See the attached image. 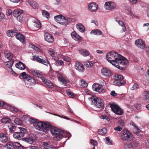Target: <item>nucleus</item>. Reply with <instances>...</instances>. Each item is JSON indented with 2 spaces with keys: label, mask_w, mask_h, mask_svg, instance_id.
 I'll return each mask as SVG.
<instances>
[{
  "label": "nucleus",
  "mask_w": 149,
  "mask_h": 149,
  "mask_svg": "<svg viewBox=\"0 0 149 149\" xmlns=\"http://www.w3.org/2000/svg\"><path fill=\"white\" fill-rule=\"evenodd\" d=\"M15 66L17 68L20 70H24L26 68V66L25 65L21 62H19L17 63Z\"/></svg>",
  "instance_id": "nucleus-25"
},
{
  "label": "nucleus",
  "mask_w": 149,
  "mask_h": 149,
  "mask_svg": "<svg viewBox=\"0 0 149 149\" xmlns=\"http://www.w3.org/2000/svg\"><path fill=\"white\" fill-rule=\"evenodd\" d=\"M33 22L34 23V26L38 28L41 27V24L38 20L36 18H33L32 20Z\"/></svg>",
  "instance_id": "nucleus-35"
},
{
  "label": "nucleus",
  "mask_w": 149,
  "mask_h": 149,
  "mask_svg": "<svg viewBox=\"0 0 149 149\" xmlns=\"http://www.w3.org/2000/svg\"><path fill=\"white\" fill-rule=\"evenodd\" d=\"M75 69L80 72H83L84 70V68L83 65L79 62H76L75 64Z\"/></svg>",
  "instance_id": "nucleus-16"
},
{
  "label": "nucleus",
  "mask_w": 149,
  "mask_h": 149,
  "mask_svg": "<svg viewBox=\"0 0 149 149\" xmlns=\"http://www.w3.org/2000/svg\"><path fill=\"white\" fill-rule=\"evenodd\" d=\"M90 33L91 34H94L97 36H100L102 34V31L98 29L92 30Z\"/></svg>",
  "instance_id": "nucleus-34"
},
{
  "label": "nucleus",
  "mask_w": 149,
  "mask_h": 149,
  "mask_svg": "<svg viewBox=\"0 0 149 149\" xmlns=\"http://www.w3.org/2000/svg\"><path fill=\"white\" fill-rule=\"evenodd\" d=\"M72 38L75 40L79 41L80 39V37L75 31L71 33Z\"/></svg>",
  "instance_id": "nucleus-29"
},
{
  "label": "nucleus",
  "mask_w": 149,
  "mask_h": 149,
  "mask_svg": "<svg viewBox=\"0 0 149 149\" xmlns=\"http://www.w3.org/2000/svg\"><path fill=\"white\" fill-rule=\"evenodd\" d=\"M106 57L113 65L122 70H125L128 63V61L126 58L115 51L108 53Z\"/></svg>",
  "instance_id": "nucleus-1"
},
{
  "label": "nucleus",
  "mask_w": 149,
  "mask_h": 149,
  "mask_svg": "<svg viewBox=\"0 0 149 149\" xmlns=\"http://www.w3.org/2000/svg\"><path fill=\"white\" fill-rule=\"evenodd\" d=\"M14 147H15L17 149H24V147L19 143L14 142Z\"/></svg>",
  "instance_id": "nucleus-45"
},
{
  "label": "nucleus",
  "mask_w": 149,
  "mask_h": 149,
  "mask_svg": "<svg viewBox=\"0 0 149 149\" xmlns=\"http://www.w3.org/2000/svg\"><path fill=\"white\" fill-rule=\"evenodd\" d=\"M33 60L39 63L44 64L47 66L49 65L50 69H52L50 63L48 61H45V60L41 58L38 56H33Z\"/></svg>",
  "instance_id": "nucleus-11"
},
{
  "label": "nucleus",
  "mask_w": 149,
  "mask_h": 149,
  "mask_svg": "<svg viewBox=\"0 0 149 149\" xmlns=\"http://www.w3.org/2000/svg\"><path fill=\"white\" fill-rule=\"evenodd\" d=\"M106 143L109 145H111L113 144V143L112 141L110 140L109 137H106Z\"/></svg>",
  "instance_id": "nucleus-48"
},
{
  "label": "nucleus",
  "mask_w": 149,
  "mask_h": 149,
  "mask_svg": "<svg viewBox=\"0 0 149 149\" xmlns=\"http://www.w3.org/2000/svg\"><path fill=\"white\" fill-rule=\"evenodd\" d=\"M54 19L58 23L63 26L68 25L73 20L71 18L65 17L62 15H60L54 17Z\"/></svg>",
  "instance_id": "nucleus-4"
},
{
  "label": "nucleus",
  "mask_w": 149,
  "mask_h": 149,
  "mask_svg": "<svg viewBox=\"0 0 149 149\" xmlns=\"http://www.w3.org/2000/svg\"><path fill=\"white\" fill-rule=\"evenodd\" d=\"M135 44L138 47L141 49H143L145 47V43L141 39L136 40L135 42Z\"/></svg>",
  "instance_id": "nucleus-15"
},
{
  "label": "nucleus",
  "mask_w": 149,
  "mask_h": 149,
  "mask_svg": "<svg viewBox=\"0 0 149 149\" xmlns=\"http://www.w3.org/2000/svg\"><path fill=\"white\" fill-rule=\"evenodd\" d=\"M29 121L31 124H33V126L36 129L40 131L46 132L51 127L50 124L42 122H38L37 120L33 118H31Z\"/></svg>",
  "instance_id": "nucleus-2"
},
{
  "label": "nucleus",
  "mask_w": 149,
  "mask_h": 149,
  "mask_svg": "<svg viewBox=\"0 0 149 149\" xmlns=\"http://www.w3.org/2000/svg\"><path fill=\"white\" fill-rule=\"evenodd\" d=\"M92 88L94 91L99 93H101L103 90L102 86L98 84H94L93 85Z\"/></svg>",
  "instance_id": "nucleus-14"
},
{
  "label": "nucleus",
  "mask_w": 149,
  "mask_h": 149,
  "mask_svg": "<svg viewBox=\"0 0 149 149\" xmlns=\"http://www.w3.org/2000/svg\"><path fill=\"white\" fill-rule=\"evenodd\" d=\"M115 20L122 27V30L121 31V32L122 33L125 32L126 30V28L123 22L117 18H115Z\"/></svg>",
  "instance_id": "nucleus-19"
},
{
  "label": "nucleus",
  "mask_w": 149,
  "mask_h": 149,
  "mask_svg": "<svg viewBox=\"0 0 149 149\" xmlns=\"http://www.w3.org/2000/svg\"><path fill=\"white\" fill-rule=\"evenodd\" d=\"M139 88V86L137 84H135L132 87L131 89L132 90H136Z\"/></svg>",
  "instance_id": "nucleus-56"
},
{
  "label": "nucleus",
  "mask_w": 149,
  "mask_h": 149,
  "mask_svg": "<svg viewBox=\"0 0 149 149\" xmlns=\"http://www.w3.org/2000/svg\"><path fill=\"white\" fill-rule=\"evenodd\" d=\"M131 125L133 126L134 127L133 130V131L134 133L139 136H141V134H139L140 130L133 123H131Z\"/></svg>",
  "instance_id": "nucleus-33"
},
{
  "label": "nucleus",
  "mask_w": 149,
  "mask_h": 149,
  "mask_svg": "<svg viewBox=\"0 0 149 149\" xmlns=\"http://www.w3.org/2000/svg\"><path fill=\"white\" fill-rule=\"evenodd\" d=\"M88 9L89 11L92 12H96L98 8V5L96 3L91 2L88 4Z\"/></svg>",
  "instance_id": "nucleus-13"
},
{
  "label": "nucleus",
  "mask_w": 149,
  "mask_h": 149,
  "mask_svg": "<svg viewBox=\"0 0 149 149\" xmlns=\"http://www.w3.org/2000/svg\"><path fill=\"white\" fill-rule=\"evenodd\" d=\"M24 136V134L22 132H15L13 135L14 138L17 139H21Z\"/></svg>",
  "instance_id": "nucleus-20"
},
{
  "label": "nucleus",
  "mask_w": 149,
  "mask_h": 149,
  "mask_svg": "<svg viewBox=\"0 0 149 149\" xmlns=\"http://www.w3.org/2000/svg\"><path fill=\"white\" fill-rule=\"evenodd\" d=\"M8 127L9 129L10 132L13 133L16 127L15 126L12 124L10 125H8Z\"/></svg>",
  "instance_id": "nucleus-50"
},
{
  "label": "nucleus",
  "mask_w": 149,
  "mask_h": 149,
  "mask_svg": "<svg viewBox=\"0 0 149 149\" xmlns=\"http://www.w3.org/2000/svg\"><path fill=\"white\" fill-rule=\"evenodd\" d=\"M8 140V136L2 132L0 133V141L2 143L7 142Z\"/></svg>",
  "instance_id": "nucleus-24"
},
{
  "label": "nucleus",
  "mask_w": 149,
  "mask_h": 149,
  "mask_svg": "<svg viewBox=\"0 0 149 149\" xmlns=\"http://www.w3.org/2000/svg\"><path fill=\"white\" fill-rule=\"evenodd\" d=\"M30 5L34 9H37L38 8V5L37 3L34 1L30 0L29 1Z\"/></svg>",
  "instance_id": "nucleus-27"
},
{
  "label": "nucleus",
  "mask_w": 149,
  "mask_h": 149,
  "mask_svg": "<svg viewBox=\"0 0 149 149\" xmlns=\"http://www.w3.org/2000/svg\"><path fill=\"white\" fill-rule=\"evenodd\" d=\"M57 56L58 58L62 57V58L64 60L67 61L68 62L70 63L71 61L70 59L69 58L65 56H63L62 57V55L61 54H58V55H57Z\"/></svg>",
  "instance_id": "nucleus-38"
},
{
  "label": "nucleus",
  "mask_w": 149,
  "mask_h": 149,
  "mask_svg": "<svg viewBox=\"0 0 149 149\" xmlns=\"http://www.w3.org/2000/svg\"><path fill=\"white\" fill-rule=\"evenodd\" d=\"M5 105L7 106V109L12 111L15 112H17L19 111V110L18 109L13 106H11L9 104H6V105Z\"/></svg>",
  "instance_id": "nucleus-30"
},
{
  "label": "nucleus",
  "mask_w": 149,
  "mask_h": 149,
  "mask_svg": "<svg viewBox=\"0 0 149 149\" xmlns=\"http://www.w3.org/2000/svg\"><path fill=\"white\" fill-rule=\"evenodd\" d=\"M42 16L47 18H49V13L47 11L43 10L42 11Z\"/></svg>",
  "instance_id": "nucleus-46"
},
{
  "label": "nucleus",
  "mask_w": 149,
  "mask_h": 149,
  "mask_svg": "<svg viewBox=\"0 0 149 149\" xmlns=\"http://www.w3.org/2000/svg\"><path fill=\"white\" fill-rule=\"evenodd\" d=\"M107 130L105 128H103L101 129H100L98 131V134L102 135H104L107 133Z\"/></svg>",
  "instance_id": "nucleus-37"
},
{
  "label": "nucleus",
  "mask_w": 149,
  "mask_h": 149,
  "mask_svg": "<svg viewBox=\"0 0 149 149\" xmlns=\"http://www.w3.org/2000/svg\"><path fill=\"white\" fill-rule=\"evenodd\" d=\"M125 121L124 120H119L118 122V124L119 125L123 126L125 124Z\"/></svg>",
  "instance_id": "nucleus-53"
},
{
  "label": "nucleus",
  "mask_w": 149,
  "mask_h": 149,
  "mask_svg": "<svg viewBox=\"0 0 149 149\" xmlns=\"http://www.w3.org/2000/svg\"><path fill=\"white\" fill-rule=\"evenodd\" d=\"M58 80L62 83V84L65 86H66V80L64 79L62 76H60L58 77Z\"/></svg>",
  "instance_id": "nucleus-39"
},
{
  "label": "nucleus",
  "mask_w": 149,
  "mask_h": 149,
  "mask_svg": "<svg viewBox=\"0 0 149 149\" xmlns=\"http://www.w3.org/2000/svg\"><path fill=\"white\" fill-rule=\"evenodd\" d=\"M92 101V104L95 107H96L99 108H102L104 105L103 100L101 98L92 97H91Z\"/></svg>",
  "instance_id": "nucleus-8"
},
{
  "label": "nucleus",
  "mask_w": 149,
  "mask_h": 149,
  "mask_svg": "<svg viewBox=\"0 0 149 149\" xmlns=\"http://www.w3.org/2000/svg\"><path fill=\"white\" fill-rule=\"evenodd\" d=\"M79 53L83 56H87L90 54V52L87 50L82 49L78 50Z\"/></svg>",
  "instance_id": "nucleus-21"
},
{
  "label": "nucleus",
  "mask_w": 149,
  "mask_h": 149,
  "mask_svg": "<svg viewBox=\"0 0 149 149\" xmlns=\"http://www.w3.org/2000/svg\"><path fill=\"white\" fill-rule=\"evenodd\" d=\"M101 73L105 77H110L112 75V71L106 67H104L102 69Z\"/></svg>",
  "instance_id": "nucleus-12"
},
{
  "label": "nucleus",
  "mask_w": 149,
  "mask_h": 149,
  "mask_svg": "<svg viewBox=\"0 0 149 149\" xmlns=\"http://www.w3.org/2000/svg\"><path fill=\"white\" fill-rule=\"evenodd\" d=\"M110 107L112 111L118 115H121L124 113V111L120 107L114 104H110Z\"/></svg>",
  "instance_id": "nucleus-9"
},
{
  "label": "nucleus",
  "mask_w": 149,
  "mask_h": 149,
  "mask_svg": "<svg viewBox=\"0 0 149 149\" xmlns=\"http://www.w3.org/2000/svg\"><path fill=\"white\" fill-rule=\"evenodd\" d=\"M146 79L149 81V70H147V74L146 75Z\"/></svg>",
  "instance_id": "nucleus-64"
},
{
  "label": "nucleus",
  "mask_w": 149,
  "mask_h": 149,
  "mask_svg": "<svg viewBox=\"0 0 149 149\" xmlns=\"http://www.w3.org/2000/svg\"><path fill=\"white\" fill-rule=\"evenodd\" d=\"M42 81L46 84V86L49 88H53L55 87V86L51 81L45 79V78H41Z\"/></svg>",
  "instance_id": "nucleus-17"
},
{
  "label": "nucleus",
  "mask_w": 149,
  "mask_h": 149,
  "mask_svg": "<svg viewBox=\"0 0 149 149\" xmlns=\"http://www.w3.org/2000/svg\"><path fill=\"white\" fill-rule=\"evenodd\" d=\"M132 147H136L138 146L139 142L138 141H133L131 143Z\"/></svg>",
  "instance_id": "nucleus-55"
},
{
  "label": "nucleus",
  "mask_w": 149,
  "mask_h": 149,
  "mask_svg": "<svg viewBox=\"0 0 149 149\" xmlns=\"http://www.w3.org/2000/svg\"><path fill=\"white\" fill-rule=\"evenodd\" d=\"M85 66L87 68H91L93 67V64L92 61H88L85 63Z\"/></svg>",
  "instance_id": "nucleus-43"
},
{
  "label": "nucleus",
  "mask_w": 149,
  "mask_h": 149,
  "mask_svg": "<svg viewBox=\"0 0 149 149\" xmlns=\"http://www.w3.org/2000/svg\"><path fill=\"white\" fill-rule=\"evenodd\" d=\"M55 60L56 61V62L54 63V64L57 66L62 65L64 63L63 61L59 59H57L56 58V60Z\"/></svg>",
  "instance_id": "nucleus-42"
},
{
  "label": "nucleus",
  "mask_w": 149,
  "mask_h": 149,
  "mask_svg": "<svg viewBox=\"0 0 149 149\" xmlns=\"http://www.w3.org/2000/svg\"><path fill=\"white\" fill-rule=\"evenodd\" d=\"M120 137L121 139L125 141H130L133 139V135L126 130L122 132Z\"/></svg>",
  "instance_id": "nucleus-7"
},
{
  "label": "nucleus",
  "mask_w": 149,
  "mask_h": 149,
  "mask_svg": "<svg viewBox=\"0 0 149 149\" xmlns=\"http://www.w3.org/2000/svg\"><path fill=\"white\" fill-rule=\"evenodd\" d=\"M15 123L18 125H21L22 124V121L19 118H16L15 120Z\"/></svg>",
  "instance_id": "nucleus-51"
},
{
  "label": "nucleus",
  "mask_w": 149,
  "mask_h": 149,
  "mask_svg": "<svg viewBox=\"0 0 149 149\" xmlns=\"http://www.w3.org/2000/svg\"><path fill=\"white\" fill-rule=\"evenodd\" d=\"M60 3V0H55L54 4V5L57 6L59 5Z\"/></svg>",
  "instance_id": "nucleus-62"
},
{
  "label": "nucleus",
  "mask_w": 149,
  "mask_h": 149,
  "mask_svg": "<svg viewBox=\"0 0 149 149\" xmlns=\"http://www.w3.org/2000/svg\"><path fill=\"white\" fill-rule=\"evenodd\" d=\"M105 9L107 10L112 11L117 8L116 3L112 1H109L106 2L104 5Z\"/></svg>",
  "instance_id": "nucleus-10"
},
{
  "label": "nucleus",
  "mask_w": 149,
  "mask_h": 149,
  "mask_svg": "<svg viewBox=\"0 0 149 149\" xmlns=\"http://www.w3.org/2000/svg\"><path fill=\"white\" fill-rule=\"evenodd\" d=\"M22 13V11L21 10H15L13 13V14L14 17H16L20 15Z\"/></svg>",
  "instance_id": "nucleus-36"
},
{
  "label": "nucleus",
  "mask_w": 149,
  "mask_h": 149,
  "mask_svg": "<svg viewBox=\"0 0 149 149\" xmlns=\"http://www.w3.org/2000/svg\"><path fill=\"white\" fill-rule=\"evenodd\" d=\"M5 148L7 149H14V142H8L5 146Z\"/></svg>",
  "instance_id": "nucleus-28"
},
{
  "label": "nucleus",
  "mask_w": 149,
  "mask_h": 149,
  "mask_svg": "<svg viewBox=\"0 0 149 149\" xmlns=\"http://www.w3.org/2000/svg\"><path fill=\"white\" fill-rule=\"evenodd\" d=\"M135 107L137 109L140 110L142 108V105L140 104H136L135 105Z\"/></svg>",
  "instance_id": "nucleus-57"
},
{
  "label": "nucleus",
  "mask_w": 149,
  "mask_h": 149,
  "mask_svg": "<svg viewBox=\"0 0 149 149\" xmlns=\"http://www.w3.org/2000/svg\"><path fill=\"white\" fill-rule=\"evenodd\" d=\"M100 118L103 119H105L107 121H109V119L105 115H102L100 116Z\"/></svg>",
  "instance_id": "nucleus-58"
},
{
  "label": "nucleus",
  "mask_w": 149,
  "mask_h": 149,
  "mask_svg": "<svg viewBox=\"0 0 149 149\" xmlns=\"http://www.w3.org/2000/svg\"><path fill=\"white\" fill-rule=\"evenodd\" d=\"M81 85L83 87H86L88 86V83L84 79L81 80Z\"/></svg>",
  "instance_id": "nucleus-49"
},
{
  "label": "nucleus",
  "mask_w": 149,
  "mask_h": 149,
  "mask_svg": "<svg viewBox=\"0 0 149 149\" xmlns=\"http://www.w3.org/2000/svg\"><path fill=\"white\" fill-rule=\"evenodd\" d=\"M4 55L7 59L11 60L13 58V54L9 51L5 50L4 52Z\"/></svg>",
  "instance_id": "nucleus-22"
},
{
  "label": "nucleus",
  "mask_w": 149,
  "mask_h": 149,
  "mask_svg": "<svg viewBox=\"0 0 149 149\" xmlns=\"http://www.w3.org/2000/svg\"><path fill=\"white\" fill-rule=\"evenodd\" d=\"M76 27L78 30L81 32L83 33L85 31V29L84 26L80 23L77 24Z\"/></svg>",
  "instance_id": "nucleus-26"
},
{
  "label": "nucleus",
  "mask_w": 149,
  "mask_h": 149,
  "mask_svg": "<svg viewBox=\"0 0 149 149\" xmlns=\"http://www.w3.org/2000/svg\"><path fill=\"white\" fill-rule=\"evenodd\" d=\"M16 37L21 42H23L24 41V37L23 36L19 33L16 34Z\"/></svg>",
  "instance_id": "nucleus-32"
},
{
  "label": "nucleus",
  "mask_w": 149,
  "mask_h": 149,
  "mask_svg": "<svg viewBox=\"0 0 149 149\" xmlns=\"http://www.w3.org/2000/svg\"><path fill=\"white\" fill-rule=\"evenodd\" d=\"M31 72L33 75L35 76L40 75L41 73L37 70H35L33 69L31 70H30Z\"/></svg>",
  "instance_id": "nucleus-40"
},
{
  "label": "nucleus",
  "mask_w": 149,
  "mask_h": 149,
  "mask_svg": "<svg viewBox=\"0 0 149 149\" xmlns=\"http://www.w3.org/2000/svg\"><path fill=\"white\" fill-rule=\"evenodd\" d=\"M142 98L144 101L149 100V91H145L142 95Z\"/></svg>",
  "instance_id": "nucleus-23"
},
{
  "label": "nucleus",
  "mask_w": 149,
  "mask_h": 149,
  "mask_svg": "<svg viewBox=\"0 0 149 149\" xmlns=\"http://www.w3.org/2000/svg\"><path fill=\"white\" fill-rule=\"evenodd\" d=\"M17 31V30H9L7 32V34L9 37H13Z\"/></svg>",
  "instance_id": "nucleus-31"
},
{
  "label": "nucleus",
  "mask_w": 149,
  "mask_h": 149,
  "mask_svg": "<svg viewBox=\"0 0 149 149\" xmlns=\"http://www.w3.org/2000/svg\"><path fill=\"white\" fill-rule=\"evenodd\" d=\"M2 123L4 124L10 123H11V120L8 118H4L1 120Z\"/></svg>",
  "instance_id": "nucleus-44"
},
{
  "label": "nucleus",
  "mask_w": 149,
  "mask_h": 149,
  "mask_svg": "<svg viewBox=\"0 0 149 149\" xmlns=\"http://www.w3.org/2000/svg\"><path fill=\"white\" fill-rule=\"evenodd\" d=\"M45 40L49 43H52L53 42V36L48 33H45Z\"/></svg>",
  "instance_id": "nucleus-18"
},
{
  "label": "nucleus",
  "mask_w": 149,
  "mask_h": 149,
  "mask_svg": "<svg viewBox=\"0 0 149 149\" xmlns=\"http://www.w3.org/2000/svg\"><path fill=\"white\" fill-rule=\"evenodd\" d=\"M20 78L24 79L26 86L28 87L32 88V86L36 84V80L30 75L27 74L26 72L22 73L20 74Z\"/></svg>",
  "instance_id": "nucleus-3"
},
{
  "label": "nucleus",
  "mask_w": 149,
  "mask_h": 149,
  "mask_svg": "<svg viewBox=\"0 0 149 149\" xmlns=\"http://www.w3.org/2000/svg\"><path fill=\"white\" fill-rule=\"evenodd\" d=\"M24 140L26 142L29 143H32L33 142L35 141V139L33 138H24Z\"/></svg>",
  "instance_id": "nucleus-47"
},
{
  "label": "nucleus",
  "mask_w": 149,
  "mask_h": 149,
  "mask_svg": "<svg viewBox=\"0 0 149 149\" xmlns=\"http://www.w3.org/2000/svg\"><path fill=\"white\" fill-rule=\"evenodd\" d=\"M7 15L8 16H10L12 14V11L10 9H7L6 11Z\"/></svg>",
  "instance_id": "nucleus-61"
},
{
  "label": "nucleus",
  "mask_w": 149,
  "mask_h": 149,
  "mask_svg": "<svg viewBox=\"0 0 149 149\" xmlns=\"http://www.w3.org/2000/svg\"><path fill=\"white\" fill-rule=\"evenodd\" d=\"M14 62V60L12 59L10 61H8L7 62L5 63V65L8 67L10 68L12 66Z\"/></svg>",
  "instance_id": "nucleus-41"
},
{
  "label": "nucleus",
  "mask_w": 149,
  "mask_h": 149,
  "mask_svg": "<svg viewBox=\"0 0 149 149\" xmlns=\"http://www.w3.org/2000/svg\"><path fill=\"white\" fill-rule=\"evenodd\" d=\"M114 81L113 82L114 85L120 86L124 85L126 84L125 81L124 79L123 76L118 74H116L113 77Z\"/></svg>",
  "instance_id": "nucleus-6"
},
{
  "label": "nucleus",
  "mask_w": 149,
  "mask_h": 149,
  "mask_svg": "<svg viewBox=\"0 0 149 149\" xmlns=\"http://www.w3.org/2000/svg\"><path fill=\"white\" fill-rule=\"evenodd\" d=\"M48 53L53 57V58L54 60H56V58L54 56V52L53 50H49L48 51Z\"/></svg>",
  "instance_id": "nucleus-52"
},
{
  "label": "nucleus",
  "mask_w": 149,
  "mask_h": 149,
  "mask_svg": "<svg viewBox=\"0 0 149 149\" xmlns=\"http://www.w3.org/2000/svg\"><path fill=\"white\" fill-rule=\"evenodd\" d=\"M67 93L69 96L72 98L73 97H74V93L71 92L67 91Z\"/></svg>",
  "instance_id": "nucleus-59"
},
{
  "label": "nucleus",
  "mask_w": 149,
  "mask_h": 149,
  "mask_svg": "<svg viewBox=\"0 0 149 149\" xmlns=\"http://www.w3.org/2000/svg\"><path fill=\"white\" fill-rule=\"evenodd\" d=\"M131 143H126L124 145V148H130L132 147Z\"/></svg>",
  "instance_id": "nucleus-54"
},
{
  "label": "nucleus",
  "mask_w": 149,
  "mask_h": 149,
  "mask_svg": "<svg viewBox=\"0 0 149 149\" xmlns=\"http://www.w3.org/2000/svg\"><path fill=\"white\" fill-rule=\"evenodd\" d=\"M33 49L35 50H36V51H38L39 49L38 47H36L34 45H31L30 46Z\"/></svg>",
  "instance_id": "nucleus-63"
},
{
  "label": "nucleus",
  "mask_w": 149,
  "mask_h": 149,
  "mask_svg": "<svg viewBox=\"0 0 149 149\" xmlns=\"http://www.w3.org/2000/svg\"><path fill=\"white\" fill-rule=\"evenodd\" d=\"M90 141L91 144L93 146H97V142L93 139H91Z\"/></svg>",
  "instance_id": "nucleus-60"
},
{
  "label": "nucleus",
  "mask_w": 149,
  "mask_h": 149,
  "mask_svg": "<svg viewBox=\"0 0 149 149\" xmlns=\"http://www.w3.org/2000/svg\"><path fill=\"white\" fill-rule=\"evenodd\" d=\"M50 131L53 135L55 136L54 137L55 140L59 141L63 137V132L60 129L56 127L53 128L50 130Z\"/></svg>",
  "instance_id": "nucleus-5"
}]
</instances>
